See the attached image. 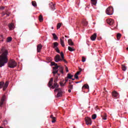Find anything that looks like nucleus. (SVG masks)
I'll return each instance as SVG.
<instances>
[{
	"mask_svg": "<svg viewBox=\"0 0 128 128\" xmlns=\"http://www.w3.org/2000/svg\"><path fill=\"white\" fill-rule=\"evenodd\" d=\"M96 0H91V4L94 6H96Z\"/></svg>",
	"mask_w": 128,
	"mask_h": 128,
	"instance_id": "obj_29",
	"label": "nucleus"
},
{
	"mask_svg": "<svg viewBox=\"0 0 128 128\" xmlns=\"http://www.w3.org/2000/svg\"><path fill=\"white\" fill-rule=\"evenodd\" d=\"M38 20L40 22L44 20V18H42V15L40 14L38 17Z\"/></svg>",
	"mask_w": 128,
	"mask_h": 128,
	"instance_id": "obj_22",
	"label": "nucleus"
},
{
	"mask_svg": "<svg viewBox=\"0 0 128 128\" xmlns=\"http://www.w3.org/2000/svg\"><path fill=\"white\" fill-rule=\"evenodd\" d=\"M65 38H68V36H65Z\"/></svg>",
	"mask_w": 128,
	"mask_h": 128,
	"instance_id": "obj_57",
	"label": "nucleus"
},
{
	"mask_svg": "<svg viewBox=\"0 0 128 128\" xmlns=\"http://www.w3.org/2000/svg\"><path fill=\"white\" fill-rule=\"evenodd\" d=\"M72 80H74V78H72Z\"/></svg>",
	"mask_w": 128,
	"mask_h": 128,
	"instance_id": "obj_55",
	"label": "nucleus"
},
{
	"mask_svg": "<svg viewBox=\"0 0 128 128\" xmlns=\"http://www.w3.org/2000/svg\"><path fill=\"white\" fill-rule=\"evenodd\" d=\"M74 128H76V127H74Z\"/></svg>",
	"mask_w": 128,
	"mask_h": 128,
	"instance_id": "obj_61",
	"label": "nucleus"
},
{
	"mask_svg": "<svg viewBox=\"0 0 128 128\" xmlns=\"http://www.w3.org/2000/svg\"><path fill=\"white\" fill-rule=\"evenodd\" d=\"M106 14L109 16H112L114 14V8L112 6H110L106 9Z\"/></svg>",
	"mask_w": 128,
	"mask_h": 128,
	"instance_id": "obj_4",
	"label": "nucleus"
},
{
	"mask_svg": "<svg viewBox=\"0 0 128 128\" xmlns=\"http://www.w3.org/2000/svg\"><path fill=\"white\" fill-rule=\"evenodd\" d=\"M60 44L61 46L63 47L64 48V40H62V38L60 39Z\"/></svg>",
	"mask_w": 128,
	"mask_h": 128,
	"instance_id": "obj_21",
	"label": "nucleus"
},
{
	"mask_svg": "<svg viewBox=\"0 0 128 128\" xmlns=\"http://www.w3.org/2000/svg\"><path fill=\"white\" fill-rule=\"evenodd\" d=\"M54 46H53V48H58V43L57 42H54L53 43Z\"/></svg>",
	"mask_w": 128,
	"mask_h": 128,
	"instance_id": "obj_19",
	"label": "nucleus"
},
{
	"mask_svg": "<svg viewBox=\"0 0 128 128\" xmlns=\"http://www.w3.org/2000/svg\"><path fill=\"white\" fill-rule=\"evenodd\" d=\"M60 26H62V24L58 23L57 24V30H58V28H60Z\"/></svg>",
	"mask_w": 128,
	"mask_h": 128,
	"instance_id": "obj_36",
	"label": "nucleus"
},
{
	"mask_svg": "<svg viewBox=\"0 0 128 128\" xmlns=\"http://www.w3.org/2000/svg\"><path fill=\"white\" fill-rule=\"evenodd\" d=\"M126 50H128V47L126 48Z\"/></svg>",
	"mask_w": 128,
	"mask_h": 128,
	"instance_id": "obj_56",
	"label": "nucleus"
},
{
	"mask_svg": "<svg viewBox=\"0 0 128 128\" xmlns=\"http://www.w3.org/2000/svg\"><path fill=\"white\" fill-rule=\"evenodd\" d=\"M42 48V44H39L37 46V52H40V50Z\"/></svg>",
	"mask_w": 128,
	"mask_h": 128,
	"instance_id": "obj_11",
	"label": "nucleus"
},
{
	"mask_svg": "<svg viewBox=\"0 0 128 128\" xmlns=\"http://www.w3.org/2000/svg\"><path fill=\"white\" fill-rule=\"evenodd\" d=\"M58 70H56L55 69H53L52 74H53L54 76H56V74H58Z\"/></svg>",
	"mask_w": 128,
	"mask_h": 128,
	"instance_id": "obj_25",
	"label": "nucleus"
},
{
	"mask_svg": "<svg viewBox=\"0 0 128 128\" xmlns=\"http://www.w3.org/2000/svg\"><path fill=\"white\" fill-rule=\"evenodd\" d=\"M107 23L110 24V26H112V24H114V20L110 18V19H108L106 20Z\"/></svg>",
	"mask_w": 128,
	"mask_h": 128,
	"instance_id": "obj_9",
	"label": "nucleus"
},
{
	"mask_svg": "<svg viewBox=\"0 0 128 128\" xmlns=\"http://www.w3.org/2000/svg\"><path fill=\"white\" fill-rule=\"evenodd\" d=\"M71 89H69L68 90V92H72V90H70Z\"/></svg>",
	"mask_w": 128,
	"mask_h": 128,
	"instance_id": "obj_50",
	"label": "nucleus"
},
{
	"mask_svg": "<svg viewBox=\"0 0 128 128\" xmlns=\"http://www.w3.org/2000/svg\"><path fill=\"white\" fill-rule=\"evenodd\" d=\"M51 88H58V83L54 82V84L52 86Z\"/></svg>",
	"mask_w": 128,
	"mask_h": 128,
	"instance_id": "obj_20",
	"label": "nucleus"
},
{
	"mask_svg": "<svg viewBox=\"0 0 128 128\" xmlns=\"http://www.w3.org/2000/svg\"><path fill=\"white\" fill-rule=\"evenodd\" d=\"M104 90H106V88H104Z\"/></svg>",
	"mask_w": 128,
	"mask_h": 128,
	"instance_id": "obj_59",
	"label": "nucleus"
},
{
	"mask_svg": "<svg viewBox=\"0 0 128 128\" xmlns=\"http://www.w3.org/2000/svg\"><path fill=\"white\" fill-rule=\"evenodd\" d=\"M82 68H79V71L78 72H82Z\"/></svg>",
	"mask_w": 128,
	"mask_h": 128,
	"instance_id": "obj_48",
	"label": "nucleus"
},
{
	"mask_svg": "<svg viewBox=\"0 0 128 128\" xmlns=\"http://www.w3.org/2000/svg\"><path fill=\"white\" fill-rule=\"evenodd\" d=\"M67 78H70V80H72V78H74V76L70 74H67Z\"/></svg>",
	"mask_w": 128,
	"mask_h": 128,
	"instance_id": "obj_26",
	"label": "nucleus"
},
{
	"mask_svg": "<svg viewBox=\"0 0 128 128\" xmlns=\"http://www.w3.org/2000/svg\"><path fill=\"white\" fill-rule=\"evenodd\" d=\"M78 75L75 74L74 75V78H76V80H78Z\"/></svg>",
	"mask_w": 128,
	"mask_h": 128,
	"instance_id": "obj_42",
	"label": "nucleus"
},
{
	"mask_svg": "<svg viewBox=\"0 0 128 128\" xmlns=\"http://www.w3.org/2000/svg\"><path fill=\"white\" fill-rule=\"evenodd\" d=\"M96 114H94L92 115V120H96Z\"/></svg>",
	"mask_w": 128,
	"mask_h": 128,
	"instance_id": "obj_38",
	"label": "nucleus"
},
{
	"mask_svg": "<svg viewBox=\"0 0 128 128\" xmlns=\"http://www.w3.org/2000/svg\"><path fill=\"white\" fill-rule=\"evenodd\" d=\"M54 92H57V98H60V96H62V92L60 88H56L54 90Z\"/></svg>",
	"mask_w": 128,
	"mask_h": 128,
	"instance_id": "obj_5",
	"label": "nucleus"
},
{
	"mask_svg": "<svg viewBox=\"0 0 128 128\" xmlns=\"http://www.w3.org/2000/svg\"><path fill=\"white\" fill-rule=\"evenodd\" d=\"M16 62L14 60H10L8 62V66L10 68H14L16 66Z\"/></svg>",
	"mask_w": 128,
	"mask_h": 128,
	"instance_id": "obj_2",
	"label": "nucleus"
},
{
	"mask_svg": "<svg viewBox=\"0 0 128 128\" xmlns=\"http://www.w3.org/2000/svg\"><path fill=\"white\" fill-rule=\"evenodd\" d=\"M68 50L70 52H74L76 50L70 46H68Z\"/></svg>",
	"mask_w": 128,
	"mask_h": 128,
	"instance_id": "obj_28",
	"label": "nucleus"
},
{
	"mask_svg": "<svg viewBox=\"0 0 128 128\" xmlns=\"http://www.w3.org/2000/svg\"><path fill=\"white\" fill-rule=\"evenodd\" d=\"M60 86H64V83H60Z\"/></svg>",
	"mask_w": 128,
	"mask_h": 128,
	"instance_id": "obj_44",
	"label": "nucleus"
},
{
	"mask_svg": "<svg viewBox=\"0 0 128 128\" xmlns=\"http://www.w3.org/2000/svg\"><path fill=\"white\" fill-rule=\"evenodd\" d=\"M80 74V72L78 71L76 74H77L78 76V74Z\"/></svg>",
	"mask_w": 128,
	"mask_h": 128,
	"instance_id": "obj_45",
	"label": "nucleus"
},
{
	"mask_svg": "<svg viewBox=\"0 0 128 128\" xmlns=\"http://www.w3.org/2000/svg\"><path fill=\"white\" fill-rule=\"evenodd\" d=\"M8 82H6L4 84V82H0V88H3V90H6V89L8 88Z\"/></svg>",
	"mask_w": 128,
	"mask_h": 128,
	"instance_id": "obj_3",
	"label": "nucleus"
},
{
	"mask_svg": "<svg viewBox=\"0 0 128 128\" xmlns=\"http://www.w3.org/2000/svg\"><path fill=\"white\" fill-rule=\"evenodd\" d=\"M0 128H4L3 127H2V126H0Z\"/></svg>",
	"mask_w": 128,
	"mask_h": 128,
	"instance_id": "obj_58",
	"label": "nucleus"
},
{
	"mask_svg": "<svg viewBox=\"0 0 128 128\" xmlns=\"http://www.w3.org/2000/svg\"><path fill=\"white\" fill-rule=\"evenodd\" d=\"M86 124L88 126V124H92V119L90 118H86Z\"/></svg>",
	"mask_w": 128,
	"mask_h": 128,
	"instance_id": "obj_8",
	"label": "nucleus"
},
{
	"mask_svg": "<svg viewBox=\"0 0 128 128\" xmlns=\"http://www.w3.org/2000/svg\"><path fill=\"white\" fill-rule=\"evenodd\" d=\"M6 14L7 16H8V14L6 13Z\"/></svg>",
	"mask_w": 128,
	"mask_h": 128,
	"instance_id": "obj_53",
	"label": "nucleus"
},
{
	"mask_svg": "<svg viewBox=\"0 0 128 128\" xmlns=\"http://www.w3.org/2000/svg\"><path fill=\"white\" fill-rule=\"evenodd\" d=\"M56 6V4H53L52 2H50V8L52 10H56V6Z\"/></svg>",
	"mask_w": 128,
	"mask_h": 128,
	"instance_id": "obj_17",
	"label": "nucleus"
},
{
	"mask_svg": "<svg viewBox=\"0 0 128 128\" xmlns=\"http://www.w3.org/2000/svg\"><path fill=\"white\" fill-rule=\"evenodd\" d=\"M79 82H76V84H78Z\"/></svg>",
	"mask_w": 128,
	"mask_h": 128,
	"instance_id": "obj_54",
	"label": "nucleus"
},
{
	"mask_svg": "<svg viewBox=\"0 0 128 128\" xmlns=\"http://www.w3.org/2000/svg\"><path fill=\"white\" fill-rule=\"evenodd\" d=\"M68 80V78L65 79V83L67 82Z\"/></svg>",
	"mask_w": 128,
	"mask_h": 128,
	"instance_id": "obj_47",
	"label": "nucleus"
},
{
	"mask_svg": "<svg viewBox=\"0 0 128 128\" xmlns=\"http://www.w3.org/2000/svg\"><path fill=\"white\" fill-rule=\"evenodd\" d=\"M57 76H60V74L58 73V72H57V74H56Z\"/></svg>",
	"mask_w": 128,
	"mask_h": 128,
	"instance_id": "obj_49",
	"label": "nucleus"
},
{
	"mask_svg": "<svg viewBox=\"0 0 128 128\" xmlns=\"http://www.w3.org/2000/svg\"><path fill=\"white\" fill-rule=\"evenodd\" d=\"M68 88H70V90H72L73 88V86L72 84H70L68 86Z\"/></svg>",
	"mask_w": 128,
	"mask_h": 128,
	"instance_id": "obj_40",
	"label": "nucleus"
},
{
	"mask_svg": "<svg viewBox=\"0 0 128 128\" xmlns=\"http://www.w3.org/2000/svg\"><path fill=\"white\" fill-rule=\"evenodd\" d=\"M52 122H56V117H54V118H52Z\"/></svg>",
	"mask_w": 128,
	"mask_h": 128,
	"instance_id": "obj_39",
	"label": "nucleus"
},
{
	"mask_svg": "<svg viewBox=\"0 0 128 128\" xmlns=\"http://www.w3.org/2000/svg\"><path fill=\"white\" fill-rule=\"evenodd\" d=\"M62 38H64V37H63Z\"/></svg>",
	"mask_w": 128,
	"mask_h": 128,
	"instance_id": "obj_60",
	"label": "nucleus"
},
{
	"mask_svg": "<svg viewBox=\"0 0 128 128\" xmlns=\"http://www.w3.org/2000/svg\"><path fill=\"white\" fill-rule=\"evenodd\" d=\"M1 10H4V7L2 6L0 8Z\"/></svg>",
	"mask_w": 128,
	"mask_h": 128,
	"instance_id": "obj_52",
	"label": "nucleus"
},
{
	"mask_svg": "<svg viewBox=\"0 0 128 128\" xmlns=\"http://www.w3.org/2000/svg\"><path fill=\"white\" fill-rule=\"evenodd\" d=\"M82 62H86V58L82 57Z\"/></svg>",
	"mask_w": 128,
	"mask_h": 128,
	"instance_id": "obj_41",
	"label": "nucleus"
},
{
	"mask_svg": "<svg viewBox=\"0 0 128 128\" xmlns=\"http://www.w3.org/2000/svg\"><path fill=\"white\" fill-rule=\"evenodd\" d=\"M116 38L118 40H120V38H122V34L118 33L116 35Z\"/></svg>",
	"mask_w": 128,
	"mask_h": 128,
	"instance_id": "obj_24",
	"label": "nucleus"
},
{
	"mask_svg": "<svg viewBox=\"0 0 128 128\" xmlns=\"http://www.w3.org/2000/svg\"><path fill=\"white\" fill-rule=\"evenodd\" d=\"M58 76H56V79L54 80V82H56V81L58 80Z\"/></svg>",
	"mask_w": 128,
	"mask_h": 128,
	"instance_id": "obj_43",
	"label": "nucleus"
},
{
	"mask_svg": "<svg viewBox=\"0 0 128 128\" xmlns=\"http://www.w3.org/2000/svg\"><path fill=\"white\" fill-rule=\"evenodd\" d=\"M54 82V78H51L48 83V86H49V88H52V82Z\"/></svg>",
	"mask_w": 128,
	"mask_h": 128,
	"instance_id": "obj_12",
	"label": "nucleus"
},
{
	"mask_svg": "<svg viewBox=\"0 0 128 128\" xmlns=\"http://www.w3.org/2000/svg\"><path fill=\"white\" fill-rule=\"evenodd\" d=\"M66 72H68V67H66Z\"/></svg>",
	"mask_w": 128,
	"mask_h": 128,
	"instance_id": "obj_46",
	"label": "nucleus"
},
{
	"mask_svg": "<svg viewBox=\"0 0 128 128\" xmlns=\"http://www.w3.org/2000/svg\"><path fill=\"white\" fill-rule=\"evenodd\" d=\"M50 118H54V116H53V115H50Z\"/></svg>",
	"mask_w": 128,
	"mask_h": 128,
	"instance_id": "obj_51",
	"label": "nucleus"
},
{
	"mask_svg": "<svg viewBox=\"0 0 128 128\" xmlns=\"http://www.w3.org/2000/svg\"><path fill=\"white\" fill-rule=\"evenodd\" d=\"M60 56L62 58V60H63V62H66H66H66V60H64V52H60Z\"/></svg>",
	"mask_w": 128,
	"mask_h": 128,
	"instance_id": "obj_13",
	"label": "nucleus"
},
{
	"mask_svg": "<svg viewBox=\"0 0 128 128\" xmlns=\"http://www.w3.org/2000/svg\"><path fill=\"white\" fill-rule=\"evenodd\" d=\"M4 100H6V96H3L1 100V102H0V106H2V104H4Z\"/></svg>",
	"mask_w": 128,
	"mask_h": 128,
	"instance_id": "obj_14",
	"label": "nucleus"
},
{
	"mask_svg": "<svg viewBox=\"0 0 128 128\" xmlns=\"http://www.w3.org/2000/svg\"><path fill=\"white\" fill-rule=\"evenodd\" d=\"M32 6H34V8H36V6H37L36 2V1H32Z\"/></svg>",
	"mask_w": 128,
	"mask_h": 128,
	"instance_id": "obj_34",
	"label": "nucleus"
},
{
	"mask_svg": "<svg viewBox=\"0 0 128 128\" xmlns=\"http://www.w3.org/2000/svg\"><path fill=\"white\" fill-rule=\"evenodd\" d=\"M2 54L0 56V68L4 66V64H6L8 62V50L4 49V47H2Z\"/></svg>",
	"mask_w": 128,
	"mask_h": 128,
	"instance_id": "obj_1",
	"label": "nucleus"
},
{
	"mask_svg": "<svg viewBox=\"0 0 128 128\" xmlns=\"http://www.w3.org/2000/svg\"><path fill=\"white\" fill-rule=\"evenodd\" d=\"M102 120H106V114L104 113V115H102Z\"/></svg>",
	"mask_w": 128,
	"mask_h": 128,
	"instance_id": "obj_27",
	"label": "nucleus"
},
{
	"mask_svg": "<svg viewBox=\"0 0 128 128\" xmlns=\"http://www.w3.org/2000/svg\"><path fill=\"white\" fill-rule=\"evenodd\" d=\"M68 44L69 46H74V42H72V39H69L68 40Z\"/></svg>",
	"mask_w": 128,
	"mask_h": 128,
	"instance_id": "obj_18",
	"label": "nucleus"
},
{
	"mask_svg": "<svg viewBox=\"0 0 128 128\" xmlns=\"http://www.w3.org/2000/svg\"><path fill=\"white\" fill-rule=\"evenodd\" d=\"M12 38H11V37H8V38H7V42H12Z\"/></svg>",
	"mask_w": 128,
	"mask_h": 128,
	"instance_id": "obj_35",
	"label": "nucleus"
},
{
	"mask_svg": "<svg viewBox=\"0 0 128 128\" xmlns=\"http://www.w3.org/2000/svg\"><path fill=\"white\" fill-rule=\"evenodd\" d=\"M112 96L113 98H118V93L116 91L114 90L112 92Z\"/></svg>",
	"mask_w": 128,
	"mask_h": 128,
	"instance_id": "obj_10",
	"label": "nucleus"
},
{
	"mask_svg": "<svg viewBox=\"0 0 128 128\" xmlns=\"http://www.w3.org/2000/svg\"><path fill=\"white\" fill-rule=\"evenodd\" d=\"M122 68L124 72H126V66H124V64L122 65Z\"/></svg>",
	"mask_w": 128,
	"mask_h": 128,
	"instance_id": "obj_33",
	"label": "nucleus"
},
{
	"mask_svg": "<svg viewBox=\"0 0 128 128\" xmlns=\"http://www.w3.org/2000/svg\"><path fill=\"white\" fill-rule=\"evenodd\" d=\"M96 34L94 33L93 35H92L90 37L91 40H96Z\"/></svg>",
	"mask_w": 128,
	"mask_h": 128,
	"instance_id": "obj_15",
	"label": "nucleus"
},
{
	"mask_svg": "<svg viewBox=\"0 0 128 128\" xmlns=\"http://www.w3.org/2000/svg\"><path fill=\"white\" fill-rule=\"evenodd\" d=\"M82 24L84 26H88V22L84 20L82 22Z\"/></svg>",
	"mask_w": 128,
	"mask_h": 128,
	"instance_id": "obj_32",
	"label": "nucleus"
},
{
	"mask_svg": "<svg viewBox=\"0 0 128 128\" xmlns=\"http://www.w3.org/2000/svg\"><path fill=\"white\" fill-rule=\"evenodd\" d=\"M54 50H56V52H58V54H60V51L58 49V48H55Z\"/></svg>",
	"mask_w": 128,
	"mask_h": 128,
	"instance_id": "obj_37",
	"label": "nucleus"
},
{
	"mask_svg": "<svg viewBox=\"0 0 128 128\" xmlns=\"http://www.w3.org/2000/svg\"><path fill=\"white\" fill-rule=\"evenodd\" d=\"M52 66H54V67L53 68V70H58V68H60V66L58 65V64L54 62H51Z\"/></svg>",
	"mask_w": 128,
	"mask_h": 128,
	"instance_id": "obj_6",
	"label": "nucleus"
},
{
	"mask_svg": "<svg viewBox=\"0 0 128 128\" xmlns=\"http://www.w3.org/2000/svg\"><path fill=\"white\" fill-rule=\"evenodd\" d=\"M8 28L10 30H12L14 28V24L12 23L8 24Z\"/></svg>",
	"mask_w": 128,
	"mask_h": 128,
	"instance_id": "obj_31",
	"label": "nucleus"
},
{
	"mask_svg": "<svg viewBox=\"0 0 128 128\" xmlns=\"http://www.w3.org/2000/svg\"><path fill=\"white\" fill-rule=\"evenodd\" d=\"M58 70H59V72H61V74H64V66H60Z\"/></svg>",
	"mask_w": 128,
	"mask_h": 128,
	"instance_id": "obj_16",
	"label": "nucleus"
},
{
	"mask_svg": "<svg viewBox=\"0 0 128 128\" xmlns=\"http://www.w3.org/2000/svg\"><path fill=\"white\" fill-rule=\"evenodd\" d=\"M86 88L87 90H88L90 88V86L88 84H85L84 86H83L82 88Z\"/></svg>",
	"mask_w": 128,
	"mask_h": 128,
	"instance_id": "obj_30",
	"label": "nucleus"
},
{
	"mask_svg": "<svg viewBox=\"0 0 128 128\" xmlns=\"http://www.w3.org/2000/svg\"><path fill=\"white\" fill-rule=\"evenodd\" d=\"M54 60L56 62H60V60H62L60 59V56L58 54H57L54 58Z\"/></svg>",
	"mask_w": 128,
	"mask_h": 128,
	"instance_id": "obj_7",
	"label": "nucleus"
},
{
	"mask_svg": "<svg viewBox=\"0 0 128 128\" xmlns=\"http://www.w3.org/2000/svg\"><path fill=\"white\" fill-rule=\"evenodd\" d=\"M52 36H53V38L55 40H58V36H56V34H54V33L52 34Z\"/></svg>",
	"mask_w": 128,
	"mask_h": 128,
	"instance_id": "obj_23",
	"label": "nucleus"
}]
</instances>
